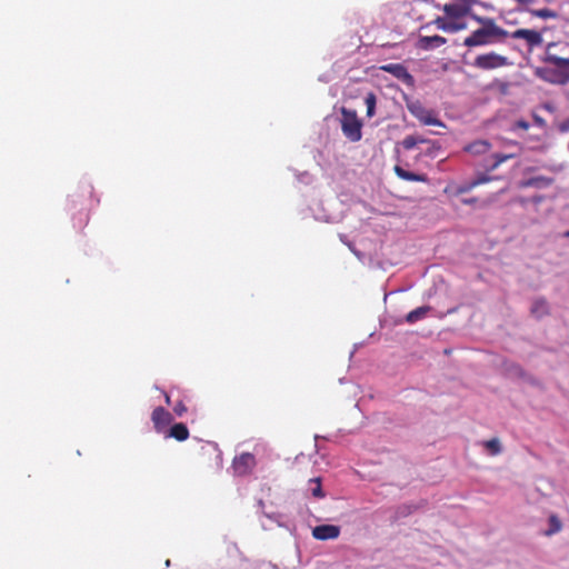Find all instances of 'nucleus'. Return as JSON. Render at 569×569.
Returning a JSON list of instances; mask_svg holds the SVG:
<instances>
[{
  "label": "nucleus",
  "instance_id": "72a5a7b5",
  "mask_svg": "<svg viewBox=\"0 0 569 569\" xmlns=\"http://www.w3.org/2000/svg\"><path fill=\"white\" fill-rule=\"evenodd\" d=\"M542 200V197H536L535 202H540Z\"/></svg>",
  "mask_w": 569,
  "mask_h": 569
},
{
  "label": "nucleus",
  "instance_id": "5701e85b",
  "mask_svg": "<svg viewBox=\"0 0 569 569\" xmlns=\"http://www.w3.org/2000/svg\"><path fill=\"white\" fill-rule=\"evenodd\" d=\"M486 449L490 452L492 456H497L501 452V443L499 439L493 438L485 442Z\"/></svg>",
  "mask_w": 569,
  "mask_h": 569
},
{
  "label": "nucleus",
  "instance_id": "aec40b11",
  "mask_svg": "<svg viewBox=\"0 0 569 569\" xmlns=\"http://www.w3.org/2000/svg\"><path fill=\"white\" fill-rule=\"evenodd\" d=\"M489 149V143L487 141L480 140L475 143L465 147V151H469L471 153L480 154L485 153Z\"/></svg>",
  "mask_w": 569,
  "mask_h": 569
},
{
  "label": "nucleus",
  "instance_id": "2eb2a0df",
  "mask_svg": "<svg viewBox=\"0 0 569 569\" xmlns=\"http://www.w3.org/2000/svg\"><path fill=\"white\" fill-rule=\"evenodd\" d=\"M530 313L540 319L549 313V305L545 298H537L532 301Z\"/></svg>",
  "mask_w": 569,
  "mask_h": 569
},
{
  "label": "nucleus",
  "instance_id": "f704fd0d",
  "mask_svg": "<svg viewBox=\"0 0 569 569\" xmlns=\"http://www.w3.org/2000/svg\"><path fill=\"white\" fill-rule=\"evenodd\" d=\"M563 237L569 238V230L563 233Z\"/></svg>",
  "mask_w": 569,
  "mask_h": 569
},
{
  "label": "nucleus",
  "instance_id": "a878e982",
  "mask_svg": "<svg viewBox=\"0 0 569 569\" xmlns=\"http://www.w3.org/2000/svg\"><path fill=\"white\" fill-rule=\"evenodd\" d=\"M445 11L448 16L453 18L462 17V7L457 4H447L445 6Z\"/></svg>",
  "mask_w": 569,
  "mask_h": 569
},
{
  "label": "nucleus",
  "instance_id": "6e6552de",
  "mask_svg": "<svg viewBox=\"0 0 569 569\" xmlns=\"http://www.w3.org/2000/svg\"><path fill=\"white\" fill-rule=\"evenodd\" d=\"M151 420L157 432H163L172 421L171 413L162 407H157L151 415Z\"/></svg>",
  "mask_w": 569,
  "mask_h": 569
},
{
  "label": "nucleus",
  "instance_id": "f8f14e48",
  "mask_svg": "<svg viewBox=\"0 0 569 569\" xmlns=\"http://www.w3.org/2000/svg\"><path fill=\"white\" fill-rule=\"evenodd\" d=\"M167 438H173L177 441H184L189 438V429L182 422L174 423L168 430Z\"/></svg>",
  "mask_w": 569,
  "mask_h": 569
},
{
  "label": "nucleus",
  "instance_id": "f03ea898",
  "mask_svg": "<svg viewBox=\"0 0 569 569\" xmlns=\"http://www.w3.org/2000/svg\"><path fill=\"white\" fill-rule=\"evenodd\" d=\"M556 47L555 42H550L546 47L543 61L553 64L556 68H537L535 74L541 80L563 86L569 82V58H561L551 52Z\"/></svg>",
  "mask_w": 569,
  "mask_h": 569
},
{
  "label": "nucleus",
  "instance_id": "f257e3e1",
  "mask_svg": "<svg viewBox=\"0 0 569 569\" xmlns=\"http://www.w3.org/2000/svg\"><path fill=\"white\" fill-rule=\"evenodd\" d=\"M473 0H465V18L471 17L480 21L481 27L465 39V46L475 47L503 42L509 32L497 26L490 18L479 19L472 14L469 8Z\"/></svg>",
  "mask_w": 569,
  "mask_h": 569
},
{
  "label": "nucleus",
  "instance_id": "0eeeda50",
  "mask_svg": "<svg viewBox=\"0 0 569 569\" xmlns=\"http://www.w3.org/2000/svg\"><path fill=\"white\" fill-rule=\"evenodd\" d=\"M509 36L513 39H523L526 40L528 47L533 49L542 43V36L540 32L531 29H518Z\"/></svg>",
  "mask_w": 569,
  "mask_h": 569
},
{
  "label": "nucleus",
  "instance_id": "4be33fe9",
  "mask_svg": "<svg viewBox=\"0 0 569 569\" xmlns=\"http://www.w3.org/2000/svg\"><path fill=\"white\" fill-rule=\"evenodd\" d=\"M376 102H377L376 94L373 92H369L365 98V103L367 106V116L370 118L373 117V114H375Z\"/></svg>",
  "mask_w": 569,
  "mask_h": 569
},
{
  "label": "nucleus",
  "instance_id": "393cba45",
  "mask_svg": "<svg viewBox=\"0 0 569 569\" xmlns=\"http://www.w3.org/2000/svg\"><path fill=\"white\" fill-rule=\"evenodd\" d=\"M549 525H550V528L546 532L548 536L553 535V533L560 531V529H561V522L558 519V517L555 515L550 516Z\"/></svg>",
  "mask_w": 569,
  "mask_h": 569
},
{
  "label": "nucleus",
  "instance_id": "ddd939ff",
  "mask_svg": "<svg viewBox=\"0 0 569 569\" xmlns=\"http://www.w3.org/2000/svg\"><path fill=\"white\" fill-rule=\"evenodd\" d=\"M553 183V179L545 176L532 177L520 182L521 188H547Z\"/></svg>",
  "mask_w": 569,
  "mask_h": 569
},
{
  "label": "nucleus",
  "instance_id": "c85d7f7f",
  "mask_svg": "<svg viewBox=\"0 0 569 569\" xmlns=\"http://www.w3.org/2000/svg\"><path fill=\"white\" fill-rule=\"evenodd\" d=\"M426 143L428 144V148H427L425 154L428 157L435 158L437 156L438 151L440 150V146L437 142L430 141V140H427Z\"/></svg>",
  "mask_w": 569,
  "mask_h": 569
},
{
  "label": "nucleus",
  "instance_id": "9b49d317",
  "mask_svg": "<svg viewBox=\"0 0 569 569\" xmlns=\"http://www.w3.org/2000/svg\"><path fill=\"white\" fill-rule=\"evenodd\" d=\"M447 39L440 36H422L417 41V47L421 50H432L445 44Z\"/></svg>",
  "mask_w": 569,
  "mask_h": 569
},
{
  "label": "nucleus",
  "instance_id": "cd10ccee",
  "mask_svg": "<svg viewBox=\"0 0 569 569\" xmlns=\"http://www.w3.org/2000/svg\"><path fill=\"white\" fill-rule=\"evenodd\" d=\"M491 180V177L485 174V173H480L478 174V177L472 181L470 182L468 186L465 184V191L480 184V183H485V182H488Z\"/></svg>",
  "mask_w": 569,
  "mask_h": 569
},
{
  "label": "nucleus",
  "instance_id": "7ed1b4c3",
  "mask_svg": "<svg viewBox=\"0 0 569 569\" xmlns=\"http://www.w3.org/2000/svg\"><path fill=\"white\" fill-rule=\"evenodd\" d=\"M341 130L347 139L352 142L361 140L362 123L359 120L357 112L347 108L341 109Z\"/></svg>",
  "mask_w": 569,
  "mask_h": 569
},
{
  "label": "nucleus",
  "instance_id": "423d86ee",
  "mask_svg": "<svg viewBox=\"0 0 569 569\" xmlns=\"http://www.w3.org/2000/svg\"><path fill=\"white\" fill-rule=\"evenodd\" d=\"M408 109L423 124L443 127V123L436 117L435 112L426 109L421 103H411L408 106Z\"/></svg>",
  "mask_w": 569,
  "mask_h": 569
},
{
  "label": "nucleus",
  "instance_id": "1a4fd4ad",
  "mask_svg": "<svg viewBox=\"0 0 569 569\" xmlns=\"http://www.w3.org/2000/svg\"><path fill=\"white\" fill-rule=\"evenodd\" d=\"M380 70L391 73L398 80H401L406 84L413 82V77L408 72L407 68L401 63H388L380 67Z\"/></svg>",
  "mask_w": 569,
  "mask_h": 569
},
{
  "label": "nucleus",
  "instance_id": "473e14b6",
  "mask_svg": "<svg viewBox=\"0 0 569 569\" xmlns=\"http://www.w3.org/2000/svg\"><path fill=\"white\" fill-rule=\"evenodd\" d=\"M164 399H166V403L170 405V396L166 393L164 395Z\"/></svg>",
  "mask_w": 569,
  "mask_h": 569
},
{
  "label": "nucleus",
  "instance_id": "6ab92c4d",
  "mask_svg": "<svg viewBox=\"0 0 569 569\" xmlns=\"http://www.w3.org/2000/svg\"><path fill=\"white\" fill-rule=\"evenodd\" d=\"M435 24L439 29H442V30L449 31V32H455V31H458V30H460L462 28V24L457 23V22H449V21H447L443 18H437L435 20Z\"/></svg>",
  "mask_w": 569,
  "mask_h": 569
},
{
  "label": "nucleus",
  "instance_id": "9d476101",
  "mask_svg": "<svg viewBox=\"0 0 569 569\" xmlns=\"http://www.w3.org/2000/svg\"><path fill=\"white\" fill-rule=\"evenodd\" d=\"M340 535V528L335 525H320L312 529V536L317 540L337 539Z\"/></svg>",
  "mask_w": 569,
  "mask_h": 569
},
{
  "label": "nucleus",
  "instance_id": "2f4dec72",
  "mask_svg": "<svg viewBox=\"0 0 569 569\" xmlns=\"http://www.w3.org/2000/svg\"><path fill=\"white\" fill-rule=\"evenodd\" d=\"M517 127L527 130L529 128V123L523 120H519L517 122Z\"/></svg>",
  "mask_w": 569,
  "mask_h": 569
},
{
  "label": "nucleus",
  "instance_id": "20e7f679",
  "mask_svg": "<svg viewBox=\"0 0 569 569\" xmlns=\"http://www.w3.org/2000/svg\"><path fill=\"white\" fill-rule=\"evenodd\" d=\"M471 64L481 70H492L510 66L511 62L506 56H501L492 51L477 56Z\"/></svg>",
  "mask_w": 569,
  "mask_h": 569
},
{
  "label": "nucleus",
  "instance_id": "b1692460",
  "mask_svg": "<svg viewBox=\"0 0 569 569\" xmlns=\"http://www.w3.org/2000/svg\"><path fill=\"white\" fill-rule=\"evenodd\" d=\"M530 13L535 17L542 18V19H553L557 17V12L550 10V9H539V10H530Z\"/></svg>",
  "mask_w": 569,
  "mask_h": 569
},
{
  "label": "nucleus",
  "instance_id": "c756f323",
  "mask_svg": "<svg viewBox=\"0 0 569 569\" xmlns=\"http://www.w3.org/2000/svg\"><path fill=\"white\" fill-rule=\"evenodd\" d=\"M557 129L561 133H568L569 132V117L567 119L558 122Z\"/></svg>",
  "mask_w": 569,
  "mask_h": 569
},
{
  "label": "nucleus",
  "instance_id": "f3484780",
  "mask_svg": "<svg viewBox=\"0 0 569 569\" xmlns=\"http://www.w3.org/2000/svg\"><path fill=\"white\" fill-rule=\"evenodd\" d=\"M510 88L511 83L508 81H503L500 79H495L490 84L489 89L492 91L498 92L501 96H509L510 94Z\"/></svg>",
  "mask_w": 569,
  "mask_h": 569
},
{
  "label": "nucleus",
  "instance_id": "c9c22d12",
  "mask_svg": "<svg viewBox=\"0 0 569 569\" xmlns=\"http://www.w3.org/2000/svg\"><path fill=\"white\" fill-rule=\"evenodd\" d=\"M537 122L542 123V122H543V120H542L541 118H537Z\"/></svg>",
  "mask_w": 569,
  "mask_h": 569
},
{
  "label": "nucleus",
  "instance_id": "7c9ffc66",
  "mask_svg": "<svg viewBox=\"0 0 569 569\" xmlns=\"http://www.w3.org/2000/svg\"><path fill=\"white\" fill-rule=\"evenodd\" d=\"M173 411L177 416L181 417L187 411V407L183 401H178L173 407Z\"/></svg>",
  "mask_w": 569,
  "mask_h": 569
},
{
  "label": "nucleus",
  "instance_id": "bb28decb",
  "mask_svg": "<svg viewBox=\"0 0 569 569\" xmlns=\"http://www.w3.org/2000/svg\"><path fill=\"white\" fill-rule=\"evenodd\" d=\"M311 483H315V487L311 489L312 496L316 498H323L325 493L321 488L320 478H313L310 480Z\"/></svg>",
  "mask_w": 569,
  "mask_h": 569
},
{
  "label": "nucleus",
  "instance_id": "4468645a",
  "mask_svg": "<svg viewBox=\"0 0 569 569\" xmlns=\"http://www.w3.org/2000/svg\"><path fill=\"white\" fill-rule=\"evenodd\" d=\"M395 172L400 179L406 180V181H417V182H427L428 181V177L426 174L408 171L400 166L395 167Z\"/></svg>",
  "mask_w": 569,
  "mask_h": 569
},
{
  "label": "nucleus",
  "instance_id": "dca6fc26",
  "mask_svg": "<svg viewBox=\"0 0 569 569\" xmlns=\"http://www.w3.org/2000/svg\"><path fill=\"white\" fill-rule=\"evenodd\" d=\"M430 309L431 308L429 306L418 307L406 316V321L408 323H416L417 321H420L423 318H426Z\"/></svg>",
  "mask_w": 569,
  "mask_h": 569
},
{
  "label": "nucleus",
  "instance_id": "a211bd4d",
  "mask_svg": "<svg viewBox=\"0 0 569 569\" xmlns=\"http://www.w3.org/2000/svg\"><path fill=\"white\" fill-rule=\"evenodd\" d=\"M512 157H513L512 154H499V153H496L490 159L487 160L486 168H487L488 171H492L496 168H498L500 163H502L503 161H506V160H508V159H510Z\"/></svg>",
  "mask_w": 569,
  "mask_h": 569
},
{
  "label": "nucleus",
  "instance_id": "39448f33",
  "mask_svg": "<svg viewBox=\"0 0 569 569\" xmlns=\"http://www.w3.org/2000/svg\"><path fill=\"white\" fill-rule=\"evenodd\" d=\"M257 466L256 457L250 452H242L233 458L232 469L234 475L243 477L250 475Z\"/></svg>",
  "mask_w": 569,
  "mask_h": 569
},
{
  "label": "nucleus",
  "instance_id": "412c9836",
  "mask_svg": "<svg viewBox=\"0 0 569 569\" xmlns=\"http://www.w3.org/2000/svg\"><path fill=\"white\" fill-rule=\"evenodd\" d=\"M427 142V139H423L418 136H407L402 140V147L407 150L413 149L417 144Z\"/></svg>",
  "mask_w": 569,
  "mask_h": 569
}]
</instances>
